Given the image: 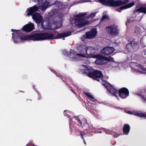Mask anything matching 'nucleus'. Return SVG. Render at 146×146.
<instances>
[{"label":"nucleus","instance_id":"f257e3e1","mask_svg":"<svg viewBox=\"0 0 146 146\" xmlns=\"http://www.w3.org/2000/svg\"><path fill=\"white\" fill-rule=\"evenodd\" d=\"M13 33L12 34V39L15 43L23 42L27 40H31L34 41L42 40L46 39H54L61 38L70 36L71 33H58V32L53 33H34L30 35H23L21 31L12 29Z\"/></svg>","mask_w":146,"mask_h":146},{"label":"nucleus","instance_id":"f03ea898","mask_svg":"<svg viewBox=\"0 0 146 146\" xmlns=\"http://www.w3.org/2000/svg\"><path fill=\"white\" fill-rule=\"evenodd\" d=\"M98 49L99 46L94 44H93L90 46L85 45L79 46L77 48L78 52L71 53L70 59L73 60H84L83 61L84 63L89 64L90 62L88 61V58L86 56V55H89L90 57H97V54H95V53Z\"/></svg>","mask_w":146,"mask_h":146},{"label":"nucleus","instance_id":"7ed1b4c3","mask_svg":"<svg viewBox=\"0 0 146 146\" xmlns=\"http://www.w3.org/2000/svg\"><path fill=\"white\" fill-rule=\"evenodd\" d=\"M86 13H79L78 15L75 16L76 18L73 20L72 23L73 27L77 28H80L86 25H88L93 21L92 19L95 15L94 13H92L86 19H82V17L85 15Z\"/></svg>","mask_w":146,"mask_h":146},{"label":"nucleus","instance_id":"20e7f679","mask_svg":"<svg viewBox=\"0 0 146 146\" xmlns=\"http://www.w3.org/2000/svg\"><path fill=\"white\" fill-rule=\"evenodd\" d=\"M38 8L36 5L28 8L26 11L27 15V16L32 15L33 19L37 23H40L42 20V17L38 13H35L32 14L34 12L36 11Z\"/></svg>","mask_w":146,"mask_h":146},{"label":"nucleus","instance_id":"39448f33","mask_svg":"<svg viewBox=\"0 0 146 146\" xmlns=\"http://www.w3.org/2000/svg\"><path fill=\"white\" fill-rule=\"evenodd\" d=\"M62 21L60 20V22H54L53 20L50 21H43L41 23L42 28L44 30L54 29L60 27L62 25Z\"/></svg>","mask_w":146,"mask_h":146},{"label":"nucleus","instance_id":"423d86ee","mask_svg":"<svg viewBox=\"0 0 146 146\" xmlns=\"http://www.w3.org/2000/svg\"><path fill=\"white\" fill-rule=\"evenodd\" d=\"M99 1L107 6L112 7H116L128 3L129 0H119L114 1V0H98Z\"/></svg>","mask_w":146,"mask_h":146},{"label":"nucleus","instance_id":"0eeeda50","mask_svg":"<svg viewBox=\"0 0 146 146\" xmlns=\"http://www.w3.org/2000/svg\"><path fill=\"white\" fill-rule=\"evenodd\" d=\"M131 66L133 72L141 74H146V68L143 66L133 62L131 64Z\"/></svg>","mask_w":146,"mask_h":146},{"label":"nucleus","instance_id":"6e6552de","mask_svg":"<svg viewBox=\"0 0 146 146\" xmlns=\"http://www.w3.org/2000/svg\"><path fill=\"white\" fill-rule=\"evenodd\" d=\"M88 76L94 79L97 80V81H100V79L101 80V83L102 84V79L103 75L102 72L100 71L95 70L93 72H89L88 73Z\"/></svg>","mask_w":146,"mask_h":146},{"label":"nucleus","instance_id":"1a4fd4ad","mask_svg":"<svg viewBox=\"0 0 146 146\" xmlns=\"http://www.w3.org/2000/svg\"><path fill=\"white\" fill-rule=\"evenodd\" d=\"M102 84L106 87L108 90L111 94L117 97L116 95L118 94L117 90L115 89L113 87L106 81L105 80H102Z\"/></svg>","mask_w":146,"mask_h":146},{"label":"nucleus","instance_id":"9d476101","mask_svg":"<svg viewBox=\"0 0 146 146\" xmlns=\"http://www.w3.org/2000/svg\"><path fill=\"white\" fill-rule=\"evenodd\" d=\"M139 48V45L137 42L133 41L127 44L126 46V49L128 52H133Z\"/></svg>","mask_w":146,"mask_h":146},{"label":"nucleus","instance_id":"9b49d317","mask_svg":"<svg viewBox=\"0 0 146 146\" xmlns=\"http://www.w3.org/2000/svg\"><path fill=\"white\" fill-rule=\"evenodd\" d=\"M107 31L109 34L113 35H116L119 33V30L118 27L115 25H112L107 27Z\"/></svg>","mask_w":146,"mask_h":146},{"label":"nucleus","instance_id":"f8f14e48","mask_svg":"<svg viewBox=\"0 0 146 146\" xmlns=\"http://www.w3.org/2000/svg\"><path fill=\"white\" fill-rule=\"evenodd\" d=\"M118 93L119 96L123 99L126 98L129 95V92L125 88H123L119 90Z\"/></svg>","mask_w":146,"mask_h":146},{"label":"nucleus","instance_id":"ddd939ff","mask_svg":"<svg viewBox=\"0 0 146 146\" xmlns=\"http://www.w3.org/2000/svg\"><path fill=\"white\" fill-rule=\"evenodd\" d=\"M114 50V48L108 46L104 48L101 50V52L106 55H109L112 54Z\"/></svg>","mask_w":146,"mask_h":146},{"label":"nucleus","instance_id":"4468645a","mask_svg":"<svg viewBox=\"0 0 146 146\" xmlns=\"http://www.w3.org/2000/svg\"><path fill=\"white\" fill-rule=\"evenodd\" d=\"M34 28L33 24L31 22H29L28 24L24 26L22 30L23 31L27 32H30L33 31Z\"/></svg>","mask_w":146,"mask_h":146},{"label":"nucleus","instance_id":"2eb2a0df","mask_svg":"<svg viewBox=\"0 0 146 146\" xmlns=\"http://www.w3.org/2000/svg\"><path fill=\"white\" fill-rule=\"evenodd\" d=\"M97 31L96 29H94L86 33V37L88 38H90L95 36L97 35Z\"/></svg>","mask_w":146,"mask_h":146},{"label":"nucleus","instance_id":"dca6fc26","mask_svg":"<svg viewBox=\"0 0 146 146\" xmlns=\"http://www.w3.org/2000/svg\"><path fill=\"white\" fill-rule=\"evenodd\" d=\"M54 5L58 7V9L52 10L49 14V15L50 16H52L58 13L57 10H58V9H60V7L62 5V4L58 2H56Z\"/></svg>","mask_w":146,"mask_h":146},{"label":"nucleus","instance_id":"f3484780","mask_svg":"<svg viewBox=\"0 0 146 146\" xmlns=\"http://www.w3.org/2000/svg\"><path fill=\"white\" fill-rule=\"evenodd\" d=\"M97 55L98 56L97 57L95 58H97L95 62V63L98 64H104L105 63L104 62L105 60L104 58L98 54Z\"/></svg>","mask_w":146,"mask_h":146},{"label":"nucleus","instance_id":"a211bd4d","mask_svg":"<svg viewBox=\"0 0 146 146\" xmlns=\"http://www.w3.org/2000/svg\"><path fill=\"white\" fill-rule=\"evenodd\" d=\"M40 0H38V2ZM41 5L40 7L39 8L42 10H45L47 8L49 5V3L47 2L45 0H42Z\"/></svg>","mask_w":146,"mask_h":146},{"label":"nucleus","instance_id":"6ab92c4d","mask_svg":"<svg viewBox=\"0 0 146 146\" xmlns=\"http://www.w3.org/2000/svg\"><path fill=\"white\" fill-rule=\"evenodd\" d=\"M134 5V3L133 2L129 3L121 7L119 9H117V11L120 12L122 10L130 8L133 6Z\"/></svg>","mask_w":146,"mask_h":146},{"label":"nucleus","instance_id":"aec40b11","mask_svg":"<svg viewBox=\"0 0 146 146\" xmlns=\"http://www.w3.org/2000/svg\"><path fill=\"white\" fill-rule=\"evenodd\" d=\"M130 127L129 125L127 124H125L123 127V131L125 135H127L130 131Z\"/></svg>","mask_w":146,"mask_h":146},{"label":"nucleus","instance_id":"412c9836","mask_svg":"<svg viewBox=\"0 0 146 146\" xmlns=\"http://www.w3.org/2000/svg\"><path fill=\"white\" fill-rule=\"evenodd\" d=\"M127 113L129 114H133L139 117H146V114L144 113H139L135 111H128Z\"/></svg>","mask_w":146,"mask_h":146},{"label":"nucleus","instance_id":"4be33fe9","mask_svg":"<svg viewBox=\"0 0 146 146\" xmlns=\"http://www.w3.org/2000/svg\"><path fill=\"white\" fill-rule=\"evenodd\" d=\"M134 12H142L146 13V8L141 7L139 9H135Z\"/></svg>","mask_w":146,"mask_h":146},{"label":"nucleus","instance_id":"5701e85b","mask_svg":"<svg viewBox=\"0 0 146 146\" xmlns=\"http://www.w3.org/2000/svg\"><path fill=\"white\" fill-rule=\"evenodd\" d=\"M141 97V101L143 102H146V95L144 93H139L138 94Z\"/></svg>","mask_w":146,"mask_h":146},{"label":"nucleus","instance_id":"b1692460","mask_svg":"<svg viewBox=\"0 0 146 146\" xmlns=\"http://www.w3.org/2000/svg\"><path fill=\"white\" fill-rule=\"evenodd\" d=\"M90 98V100L92 101H94V98L89 93H85Z\"/></svg>","mask_w":146,"mask_h":146},{"label":"nucleus","instance_id":"393cba45","mask_svg":"<svg viewBox=\"0 0 146 146\" xmlns=\"http://www.w3.org/2000/svg\"><path fill=\"white\" fill-rule=\"evenodd\" d=\"M134 33L137 34L140 33V29L138 27L136 28L135 30Z\"/></svg>","mask_w":146,"mask_h":146},{"label":"nucleus","instance_id":"a878e982","mask_svg":"<svg viewBox=\"0 0 146 146\" xmlns=\"http://www.w3.org/2000/svg\"><path fill=\"white\" fill-rule=\"evenodd\" d=\"M133 18L131 17H130L129 19H128L127 20V22L126 23V24L127 26L131 22L133 21Z\"/></svg>","mask_w":146,"mask_h":146},{"label":"nucleus","instance_id":"bb28decb","mask_svg":"<svg viewBox=\"0 0 146 146\" xmlns=\"http://www.w3.org/2000/svg\"><path fill=\"white\" fill-rule=\"evenodd\" d=\"M75 119L78 121V122H79V123H80L82 126V122L81 121H80L79 117L78 116H76L75 117Z\"/></svg>","mask_w":146,"mask_h":146},{"label":"nucleus","instance_id":"cd10ccee","mask_svg":"<svg viewBox=\"0 0 146 146\" xmlns=\"http://www.w3.org/2000/svg\"><path fill=\"white\" fill-rule=\"evenodd\" d=\"M107 18H108V17L106 15H104L103 16L102 19H101L100 22H101L104 21H105L106 19H107Z\"/></svg>","mask_w":146,"mask_h":146},{"label":"nucleus","instance_id":"c85d7f7f","mask_svg":"<svg viewBox=\"0 0 146 146\" xmlns=\"http://www.w3.org/2000/svg\"><path fill=\"white\" fill-rule=\"evenodd\" d=\"M83 125H85L87 124V120L85 118H84L83 119Z\"/></svg>","mask_w":146,"mask_h":146},{"label":"nucleus","instance_id":"c756f323","mask_svg":"<svg viewBox=\"0 0 146 146\" xmlns=\"http://www.w3.org/2000/svg\"><path fill=\"white\" fill-rule=\"evenodd\" d=\"M80 134L82 136V138L83 139V135L84 134V132H82L80 133Z\"/></svg>","mask_w":146,"mask_h":146},{"label":"nucleus","instance_id":"7c9ffc66","mask_svg":"<svg viewBox=\"0 0 146 146\" xmlns=\"http://www.w3.org/2000/svg\"><path fill=\"white\" fill-rule=\"evenodd\" d=\"M59 14V17H63V15L62 14L60 13Z\"/></svg>","mask_w":146,"mask_h":146},{"label":"nucleus","instance_id":"2f4dec72","mask_svg":"<svg viewBox=\"0 0 146 146\" xmlns=\"http://www.w3.org/2000/svg\"><path fill=\"white\" fill-rule=\"evenodd\" d=\"M88 69H86L84 70V71H85V73L86 74L88 73Z\"/></svg>","mask_w":146,"mask_h":146},{"label":"nucleus","instance_id":"473e14b6","mask_svg":"<svg viewBox=\"0 0 146 146\" xmlns=\"http://www.w3.org/2000/svg\"><path fill=\"white\" fill-rule=\"evenodd\" d=\"M81 66L84 67H85V68H86V67H87V66L86 65H81Z\"/></svg>","mask_w":146,"mask_h":146},{"label":"nucleus","instance_id":"72a5a7b5","mask_svg":"<svg viewBox=\"0 0 146 146\" xmlns=\"http://www.w3.org/2000/svg\"><path fill=\"white\" fill-rule=\"evenodd\" d=\"M64 112H70L68 110H65L64 111Z\"/></svg>","mask_w":146,"mask_h":146},{"label":"nucleus","instance_id":"f704fd0d","mask_svg":"<svg viewBox=\"0 0 146 146\" xmlns=\"http://www.w3.org/2000/svg\"><path fill=\"white\" fill-rule=\"evenodd\" d=\"M83 139L84 141V144H85V145H86V142H85V140H84V138H83Z\"/></svg>","mask_w":146,"mask_h":146},{"label":"nucleus","instance_id":"c9c22d12","mask_svg":"<svg viewBox=\"0 0 146 146\" xmlns=\"http://www.w3.org/2000/svg\"><path fill=\"white\" fill-rule=\"evenodd\" d=\"M71 91L75 94V92H74L72 89H71Z\"/></svg>","mask_w":146,"mask_h":146},{"label":"nucleus","instance_id":"e433bc0d","mask_svg":"<svg viewBox=\"0 0 146 146\" xmlns=\"http://www.w3.org/2000/svg\"><path fill=\"white\" fill-rule=\"evenodd\" d=\"M145 54H146V50L145 52Z\"/></svg>","mask_w":146,"mask_h":146},{"label":"nucleus","instance_id":"4c0bfd02","mask_svg":"<svg viewBox=\"0 0 146 146\" xmlns=\"http://www.w3.org/2000/svg\"><path fill=\"white\" fill-rule=\"evenodd\" d=\"M85 37V36H83V37H82V38H84Z\"/></svg>","mask_w":146,"mask_h":146},{"label":"nucleus","instance_id":"58836bf2","mask_svg":"<svg viewBox=\"0 0 146 146\" xmlns=\"http://www.w3.org/2000/svg\"><path fill=\"white\" fill-rule=\"evenodd\" d=\"M101 131H99V133H101Z\"/></svg>","mask_w":146,"mask_h":146},{"label":"nucleus","instance_id":"ea45409f","mask_svg":"<svg viewBox=\"0 0 146 146\" xmlns=\"http://www.w3.org/2000/svg\"><path fill=\"white\" fill-rule=\"evenodd\" d=\"M28 145L27 144V145H26V146H28Z\"/></svg>","mask_w":146,"mask_h":146},{"label":"nucleus","instance_id":"a19ab883","mask_svg":"<svg viewBox=\"0 0 146 146\" xmlns=\"http://www.w3.org/2000/svg\"><path fill=\"white\" fill-rule=\"evenodd\" d=\"M70 121H71V120L70 119Z\"/></svg>","mask_w":146,"mask_h":146},{"label":"nucleus","instance_id":"79ce46f5","mask_svg":"<svg viewBox=\"0 0 146 146\" xmlns=\"http://www.w3.org/2000/svg\"><path fill=\"white\" fill-rule=\"evenodd\" d=\"M118 137V136H115V137Z\"/></svg>","mask_w":146,"mask_h":146}]
</instances>
